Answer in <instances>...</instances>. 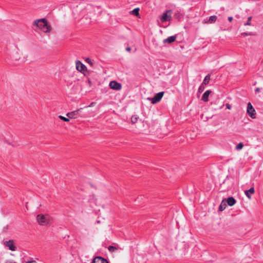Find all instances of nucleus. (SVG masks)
Returning <instances> with one entry per match:
<instances>
[{"instance_id":"f257e3e1","label":"nucleus","mask_w":263,"mask_h":263,"mask_svg":"<svg viewBox=\"0 0 263 263\" xmlns=\"http://www.w3.org/2000/svg\"><path fill=\"white\" fill-rule=\"evenodd\" d=\"M33 25L36 26L44 32H49L51 29L50 25L46 18L35 20L33 23Z\"/></svg>"},{"instance_id":"f03ea898","label":"nucleus","mask_w":263,"mask_h":263,"mask_svg":"<svg viewBox=\"0 0 263 263\" xmlns=\"http://www.w3.org/2000/svg\"><path fill=\"white\" fill-rule=\"evenodd\" d=\"M51 218L49 215L39 214L36 216V220L39 224L47 226L50 224Z\"/></svg>"},{"instance_id":"7ed1b4c3","label":"nucleus","mask_w":263,"mask_h":263,"mask_svg":"<svg viewBox=\"0 0 263 263\" xmlns=\"http://www.w3.org/2000/svg\"><path fill=\"white\" fill-rule=\"evenodd\" d=\"M83 108H80L76 110L69 112L67 113L66 116L67 117H69V118L70 119H76L79 117H84L82 114V110Z\"/></svg>"},{"instance_id":"20e7f679","label":"nucleus","mask_w":263,"mask_h":263,"mask_svg":"<svg viewBox=\"0 0 263 263\" xmlns=\"http://www.w3.org/2000/svg\"><path fill=\"white\" fill-rule=\"evenodd\" d=\"M164 93V91L158 92L156 93L154 97L148 98V100H150L152 104H156L161 101V99L163 96Z\"/></svg>"},{"instance_id":"39448f33","label":"nucleus","mask_w":263,"mask_h":263,"mask_svg":"<svg viewBox=\"0 0 263 263\" xmlns=\"http://www.w3.org/2000/svg\"><path fill=\"white\" fill-rule=\"evenodd\" d=\"M172 10H166L165 12H164L162 15L160 16V18L162 22H165L167 21H170L171 18V14H172Z\"/></svg>"},{"instance_id":"423d86ee","label":"nucleus","mask_w":263,"mask_h":263,"mask_svg":"<svg viewBox=\"0 0 263 263\" xmlns=\"http://www.w3.org/2000/svg\"><path fill=\"white\" fill-rule=\"evenodd\" d=\"M247 114L249 115V116L252 119H254L256 118V111L254 109V107L252 105L250 102L248 103L247 105Z\"/></svg>"},{"instance_id":"0eeeda50","label":"nucleus","mask_w":263,"mask_h":263,"mask_svg":"<svg viewBox=\"0 0 263 263\" xmlns=\"http://www.w3.org/2000/svg\"><path fill=\"white\" fill-rule=\"evenodd\" d=\"M4 245L5 247H8L9 249L12 251L16 250V247L13 240L11 239L8 241H6L4 242Z\"/></svg>"},{"instance_id":"6e6552de","label":"nucleus","mask_w":263,"mask_h":263,"mask_svg":"<svg viewBox=\"0 0 263 263\" xmlns=\"http://www.w3.org/2000/svg\"><path fill=\"white\" fill-rule=\"evenodd\" d=\"M76 68L79 71L82 73H84L85 71H87L86 66L79 60L76 62Z\"/></svg>"},{"instance_id":"1a4fd4ad","label":"nucleus","mask_w":263,"mask_h":263,"mask_svg":"<svg viewBox=\"0 0 263 263\" xmlns=\"http://www.w3.org/2000/svg\"><path fill=\"white\" fill-rule=\"evenodd\" d=\"M109 86L111 89L116 90H119L122 88V85L115 81L110 82Z\"/></svg>"},{"instance_id":"9d476101","label":"nucleus","mask_w":263,"mask_h":263,"mask_svg":"<svg viewBox=\"0 0 263 263\" xmlns=\"http://www.w3.org/2000/svg\"><path fill=\"white\" fill-rule=\"evenodd\" d=\"M92 263H109V261L101 256H97L93 259Z\"/></svg>"},{"instance_id":"9b49d317","label":"nucleus","mask_w":263,"mask_h":263,"mask_svg":"<svg viewBox=\"0 0 263 263\" xmlns=\"http://www.w3.org/2000/svg\"><path fill=\"white\" fill-rule=\"evenodd\" d=\"M177 38V35H172L168 37L167 38L164 39L163 41V43H168L171 44L174 42Z\"/></svg>"},{"instance_id":"f8f14e48","label":"nucleus","mask_w":263,"mask_h":263,"mask_svg":"<svg viewBox=\"0 0 263 263\" xmlns=\"http://www.w3.org/2000/svg\"><path fill=\"white\" fill-rule=\"evenodd\" d=\"M212 93V91L208 90L204 92L202 97V100L204 102H208L209 101V95Z\"/></svg>"},{"instance_id":"ddd939ff","label":"nucleus","mask_w":263,"mask_h":263,"mask_svg":"<svg viewBox=\"0 0 263 263\" xmlns=\"http://www.w3.org/2000/svg\"><path fill=\"white\" fill-rule=\"evenodd\" d=\"M225 200H226V202L228 203V205L230 206L234 205L236 202V200L233 197H229L227 199Z\"/></svg>"},{"instance_id":"4468645a","label":"nucleus","mask_w":263,"mask_h":263,"mask_svg":"<svg viewBox=\"0 0 263 263\" xmlns=\"http://www.w3.org/2000/svg\"><path fill=\"white\" fill-rule=\"evenodd\" d=\"M255 192V190L253 187H251L249 190L245 191V195L249 198H251V196L250 194H254Z\"/></svg>"},{"instance_id":"2eb2a0df","label":"nucleus","mask_w":263,"mask_h":263,"mask_svg":"<svg viewBox=\"0 0 263 263\" xmlns=\"http://www.w3.org/2000/svg\"><path fill=\"white\" fill-rule=\"evenodd\" d=\"M217 19V17L216 15H212L210 16L208 21L206 22L205 23H209V24H212L215 23Z\"/></svg>"},{"instance_id":"dca6fc26","label":"nucleus","mask_w":263,"mask_h":263,"mask_svg":"<svg viewBox=\"0 0 263 263\" xmlns=\"http://www.w3.org/2000/svg\"><path fill=\"white\" fill-rule=\"evenodd\" d=\"M210 77H211V74H208V75H206L205 77V78H204V79L202 84H204V85H208L209 83V82H210V81L211 80Z\"/></svg>"},{"instance_id":"f3484780","label":"nucleus","mask_w":263,"mask_h":263,"mask_svg":"<svg viewBox=\"0 0 263 263\" xmlns=\"http://www.w3.org/2000/svg\"><path fill=\"white\" fill-rule=\"evenodd\" d=\"M226 203L224 202V200H223L219 206V211H222L226 208Z\"/></svg>"},{"instance_id":"a211bd4d","label":"nucleus","mask_w":263,"mask_h":263,"mask_svg":"<svg viewBox=\"0 0 263 263\" xmlns=\"http://www.w3.org/2000/svg\"><path fill=\"white\" fill-rule=\"evenodd\" d=\"M139 8H135L131 11V13L135 16H138L139 15Z\"/></svg>"},{"instance_id":"6ab92c4d","label":"nucleus","mask_w":263,"mask_h":263,"mask_svg":"<svg viewBox=\"0 0 263 263\" xmlns=\"http://www.w3.org/2000/svg\"><path fill=\"white\" fill-rule=\"evenodd\" d=\"M241 35L243 37H246L247 36H253L255 35V33L252 32H242L241 33Z\"/></svg>"},{"instance_id":"aec40b11","label":"nucleus","mask_w":263,"mask_h":263,"mask_svg":"<svg viewBox=\"0 0 263 263\" xmlns=\"http://www.w3.org/2000/svg\"><path fill=\"white\" fill-rule=\"evenodd\" d=\"M139 117L137 115H134L131 118V122L132 124H135L137 122Z\"/></svg>"},{"instance_id":"412c9836","label":"nucleus","mask_w":263,"mask_h":263,"mask_svg":"<svg viewBox=\"0 0 263 263\" xmlns=\"http://www.w3.org/2000/svg\"><path fill=\"white\" fill-rule=\"evenodd\" d=\"M252 18V16L248 17V19H247V21L243 24V25L245 26H252V23H251Z\"/></svg>"},{"instance_id":"4be33fe9","label":"nucleus","mask_w":263,"mask_h":263,"mask_svg":"<svg viewBox=\"0 0 263 263\" xmlns=\"http://www.w3.org/2000/svg\"><path fill=\"white\" fill-rule=\"evenodd\" d=\"M174 17L175 18L180 20L182 17V14L180 12L177 11L175 13Z\"/></svg>"},{"instance_id":"5701e85b","label":"nucleus","mask_w":263,"mask_h":263,"mask_svg":"<svg viewBox=\"0 0 263 263\" xmlns=\"http://www.w3.org/2000/svg\"><path fill=\"white\" fill-rule=\"evenodd\" d=\"M205 85L201 83V84L199 87L198 90V93H202L204 89H205Z\"/></svg>"},{"instance_id":"b1692460","label":"nucleus","mask_w":263,"mask_h":263,"mask_svg":"<svg viewBox=\"0 0 263 263\" xmlns=\"http://www.w3.org/2000/svg\"><path fill=\"white\" fill-rule=\"evenodd\" d=\"M243 144L242 142H240L236 145L235 149L237 151H239L243 148Z\"/></svg>"},{"instance_id":"393cba45","label":"nucleus","mask_w":263,"mask_h":263,"mask_svg":"<svg viewBox=\"0 0 263 263\" xmlns=\"http://www.w3.org/2000/svg\"><path fill=\"white\" fill-rule=\"evenodd\" d=\"M108 250L110 252H115V251H116L117 250V248L114 246H109L108 247Z\"/></svg>"},{"instance_id":"a878e982","label":"nucleus","mask_w":263,"mask_h":263,"mask_svg":"<svg viewBox=\"0 0 263 263\" xmlns=\"http://www.w3.org/2000/svg\"><path fill=\"white\" fill-rule=\"evenodd\" d=\"M59 118L61 120H63V121H65V122H69V120H70V118H69V117H68V118H66V117H63V116H61V115L59 116Z\"/></svg>"},{"instance_id":"bb28decb","label":"nucleus","mask_w":263,"mask_h":263,"mask_svg":"<svg viewBox=\"0 0 263 263\" xmlns=\"http://www.w3.org/2000/svg\"><path fill=\"white\" fill-rule=\"evenodd\" d=\"M85 61L89 64L91 67L93 66V63L91 61V60L89 58L86 59Z\"/></svg>"},{"instance_id":"cd10ccee","label":"nucleus","mask_w":263,"mask_h":263,"mask_svg":"<svg viewBox=\"0 0 263 263\" xmlns=\"http://www.w3.org/2000/svg\"><path fill=\"white\" fill-rule=\"evenodd\" d=\"M226 108L228 109H231V107H232L231 105L229 103H227L226 104Z\"/></svg>"},{"instance_id":"c85d7f7f","label":"nucleus","mask_w":263,"mask_h":263,"mask_svg":"<svg viewBox=\"0 0 263 263\" xmlns=\"http://www.w3.org/2000/svg\"><path fill=\"white\" fill-rule=\"evenodd\" d=\"M233 19V18L232 16H229L228 18V21L230 22L232 21Z\"/></svg>"},{"instance_id":"c756f323","label":"nucleus","mask_w":263,"mask_h":263,"mask_svg":"<svg viewBox=\"0 0 263 263\" xmlns=\"http://www.w3.org/2000/svg\"><path fill=\"white\" fill-rule=\"evenodd\" d=\"M131 48L130 47H127L126 48V50L127 51L130 52L131 51Z\"/></svg>"},{"instance_id":"7c9ffc66","label":"nucleus","mask_w":263,"mask_h":263,"mask_svg":"<svg viewBox=\"0 0 263 263\" xmlns=\"http://www.w3.org/2000/svg\"><path fill=\"white\" fill-rule=\"evenodd\" d=\"M256 92H259L260 91V88H256L255 90Z\"/></svg>"},{"instance_id":"2f4dec72","label":"nucleus","mask_w":263,"mask_h":263,"mask_svg":"<svg viewBox=\"0 0 263 263\" xmlns=\"http://www.w3.org/2000/svg\"><path fill=\"white\" fill-rule=\"evenodd\" d=\"M34 261L33 260H32V261H27L26 263H32Z\"/></svg>"},{"instance_id":"473e14b6","label":"nucleus","mask_w":263,"mask_h":263,"mask_svg":"<svg viewBox=\"0 0 263 263\" xmlns=\"http://www.w3.org/2000/svg\"><path fill=\"white\" fill-rule=\"evenodd\" d=\"M235 17H237V18H239V15H235Z\"/></svg>"}]
</instances>
